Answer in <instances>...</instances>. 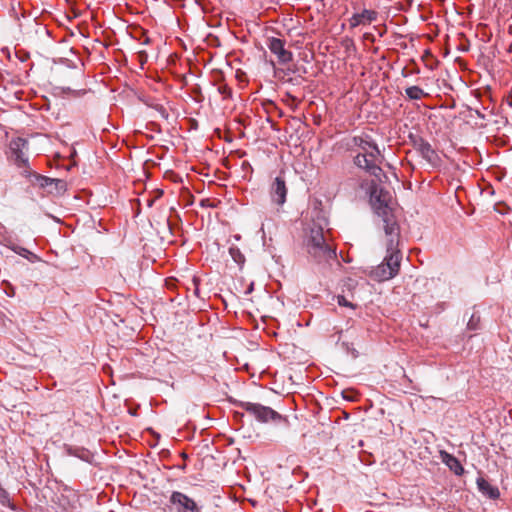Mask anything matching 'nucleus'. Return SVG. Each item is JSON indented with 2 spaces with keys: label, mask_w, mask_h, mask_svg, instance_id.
I'll list each match as a JSON object with an SVG mask.
<instances>
[{
  "label": "nucleus",
  "mask_w": 512,
  "mask_h": 512,
  "mask_svg": "<svg viewBox=\"0 0 512 512\" xmlns=\"http://www.w3.org/2000/svg\"><path fill=\"white\" fill-rule=\"evenodd\" d=\"M369 201L374 213L381 219L386 237V255L374 268L372 276L378 282L394 278L400 270L402 253L399 249L400 226L390 207L391 195L375 180L369 184Z\"/></svg>",
  "instance_id": "nucleus-1"
},
{
  "label": "nucleus",
  "mask_w": 512,
  "mask_h": 512,
  "mask_svg": "<svg viewBox=\"0 0 512 512\" xmlns=\"http://www.w3.org/2000/svg\"><path fill=\"white\" fill-rule=\"evenodd\" d=\"M307 253L318 264L329 263L337 258L336 249L325 239L323 228L313 223L305 241Z\"/></svg>",
  "instance_id": "nucleus-2"
},
{
  "label": "nucleus",
  "mask_w": 512,
  "mask_h": 512,
  "mask_svg": "<svg viewBox=\"0 0 512 512\" xmlns=\"http://www.w3.org/2000/svg\"><path fill=\"white\" fill-rule=\"evenodd\" d=\"M238 407L254 416L259 422L266 423L269 420L277 422L283 419V416L271 407L264 406L259 403L240 401Z\"/></svg>",
  "instance_id": "nucleus-3"
},
{
  "label": "nucleus",
  "mask_w": 512,
  "mask_h": 512,
  "mask_svg": "<svg viewBox=\"0 0 512 512\" xmlns=\"http://www.w3.org/2000/svg\"><path fill=\"white\" fill-rule=\"evenodd\" d=\"M28 149V141L17 137L10 141L8 158L19 168L28 167V157L25 150Z\"/></svg>",
  "instance_id": "nucleus-4"
},
{
  "label": "nucleus",
  "mask_w": 512,
  "mask_h": 512,
  "mask_svg": "<svg viewBox=\"0 0 512 512\" xmlns=\"http://www.w3.org/2000/svg\"><path fill=\"white\" fill-rule=\"evenodd\" d=\"M169 502L176 507L178 512H201V508L192 498L179 491L171 493Z\"/></svg>",
  "instance_id": "nucleus-5"
},
{
  "label": "nucleus",
  "mask_w": 512,
  "mask_h": 512,
  "mask_svg": "<svg viewBox=\"0 0 512 512\" xmlns=\"http://www.w3.org/2000/svg\"><path fill=\"white\" fill-rule=\"evenodd\" d=\"M269 50L275 54L279 63L286 64L292 61L293 54L291 51L285 49V40L276 37H270L267 40Z\"/></svg>",
  "instance_id": "nucleus-6"
},
{
  "label": "nucleus",
  "mask_w": 512,
  "mask_h": 512,
  "mask_svg": "<svg viewBox=\"0 0 512 512\" xmlns=\"http://www.w3.org/2000/svg\"><path fill=\"white\" fill-rule=\"evenodd\" d=\"M287 193L288 189L284 178L277 176L270 185L271 201L278 206H282L286 202Z\"/></svg>",
  "instance_id": "nucleus-7"
},
{
  "label": "nucleus",
  "mask_w": 512,
  "mask_h": 512,
  "mask_svg": "<svg viewBox=\"0 0 512 512\" xmlns=\"http://www.w3.org/2000/svg\"><path fill=\"white\" fill-rule=\"evenodd\" d=\"M415 150L432 166L437 167L440 165L441 159L431 144L426 139H418L415 143Z\"/></svg>",
  "instance_id": "nucleus-8"
},
{
  "label": "nucleus",
  "mask_w": 512,
  "mask_h": 512,
  "mask_svg": "<svg viewBox=\"0 0 512 512\" xmlns=\"http://www.w3.org/2000/svg\"><path fill=\"white\" fill-rule=\"evenodd\" d=\"M440 458L442 462L456 475L462 476L465 473V469L460 461L452 454L447 451H440Z\"/></svg>",
  "instance_id": "nucleus-9"
},
{
  "label": "nucleus",
  "mask_w": 512,
  "mask_h": 512,
  "mask_svg": "<svg viewBox=\"0 0 512 512\" xmlns=\"http://www.w3.org/2000/svg\"><path fill=\"white\" fill-rule=\"evenodd\" d=\"M476 485L479 492L485 497L496 500L500 498V491L498 487L491 485L486 479L483 477H478L476 479Z\"/></svg>",
  "instance_id": "nucleus-10"
},
{
  "label": "nucleus",
  "mask_w": 512,
  "mask_h": 512,
  "mask_svg": "<svg viewBox=\"0 0 512 512\" xmlns=\"http://www.w3.org/2000/svg\"><path fill=\"white\" fill-rule=\"evenodd\" d=\"M378 13L374 10L364 9L361 13H354L349 19L351 28H355L365 22L371 23L377 20Z\"/></svg>",
  "instance_id": "nucleus-11"
},
{
  "label": "nucleus",
  "mask_w": 512,
  "mask_h": 512,
  "mask_svg": "<svg viewBox=\"0 0 512 512\" xmlns=\"http://www.w3.org/2000/svg\"><path fill=\"white\" fill-rule=\"evenodd\" d=\"M64 450L67 453V455L77 457L88 463H90L93 459V454L84 447L65 444Z\"/></svg>",
  "instance_id": "nucleus-12"
},
{
  "label": "nucleus",
  "mask_w": 512,
  "mask_h": 512,
  "mask_svg": "<svg viewBox=\"0 0 512 512\" xmlns=\"http://www.w3.org/2000/svg\"><path fill=\"white\" fill-rule=\"evenodd\" d=\"M373 140H371L368 136H354L352 138V143L354 146L358 147L361 152L360 153H368V150L371 148L373 144Z\"/></svg>",
  "instance_id": "nucleus-13"
},
{
  "label": "nucleus",
  "mask_w": 512,
  "mask_h": 512,
  "mask_svg": "<svg viewBox=\"0 0 512 512\" xmlns=\"http://www.w3.org/2000/svg\"><path fill=\"white\" fill-rule=\"evenodd\" d=\"M33 183L37 184L40 188H48L50 189L53 185L54 178H50L48 176H44L38 173H33Z\"/></svg>",
  "instance_id": "nucleus-14"
},
{
  "label": "nucleus",
  "mask_w": 512,
  "mask_h": 512,
  "mask_svg": "<svg viewBox=\"0 0 512 512\" xmlns=\"http://www.w3.org/2000/svg\"><path fill=\"white\" fill-rule=\"evenodd\" d=\"M405 93L407 97L411 100H419L423 96L427 95V93H425L424 90L419 86H410L406 88Z\"/></svg>",
  "instance_id": "nucleus-15"
},
{
  "label": "nucleus",
  "mask_w": 512,
  "mask_h": 512,
  "mask_svg": "<svg viewBox=\"0 0 512 512\" xmlns=\"http://www.w3.org/2000/svg\"><path fill=\"white\" fill-rule=\"evenodd\" d=\"M381 163L382 162H378L376 164H373L372 167H370V169L367 171V173H369L371 176H373L375 179V181H379V182H382L383 181V178H387L386 174L384 173V171L382 170L381 168Z\"/></svg>",
  "instance_id": "nucleus-16"
},
{
  "label": "nucleus",
  "mask_w": 512,
  "mask_h": 512,
  "mask_svg": "<svg viewBox=\"0 0 512 512\" xmlns=\"http://www.w3.org/2000/svg\"><path fill=\"white\" fill-rule=\"evenodd\" d=\"M229 254L231 258L237 263L239 266H242L245 262V256L242 254L240 249L237 246H231L229 248Z\"/></svg>",
  "instance_id": "nucleus-17"
},
{
  "label": "nucleus",
  "mask_w": 512,
  "mask_h": 512,
  "mask_svg": "<svg viewBox=\"0 0 512 512\" xmlns=\"http://www.w3.org/2000/svg\"><path fill=\"white\" fill-rule=\"evenodd\" d=\"M67 183L65 180L54 178L53 185L48 189L49 193L62 194L66 191Z\"/></svg>",
  "instance_id": "nucleus-18"
},
{
  "label": "nucleus",
  "mask_w": 512,
  "mask_h": 512,
  "mask_svg": "<svg viewBox=\"0 0 512 512\" xmlns=\"http://www.w3.org/2000/svg\"><path fill=\"white\" fill-rule=\"evenodd\" d=\"M366 155H368V157H371L372 160L374 159L377 162H382L384 159L378 145L375 142H373L371 148L368 150V153H366Z\"/></svg>",
  "instance_id": "nucleus-19"
},
{
  "label": "nucleus",
  "mask_w": 512,
  "mask_h": 512,
  "mask_svg": "<svg viewBox=\"0 0 512 512\" xmlns=\"http://www.w3.org/2000/svg\"><path fill=\"white\" fill-rule=\"evenodd\" d=\"M59 89L61 90V94H67L73 97H81L87 92L85 89H73L71 87H59Z\"/></svg>",
  "instance_id": "nucleus-20"
},
{
  "label": "nucleus",
  "mask_w": 512,
  "mask_h": 512,
  "mask_svg": "<svg viewBox=\"0 0 512 512\" xmlns=\"http://www.w3.org/2000/svg\"><path fill=\"white\" fill-rule=\"evenodd\" d=\"M13 251L16 252L17 254L27 258L29 261H33L34 259L37 258V256L34 253H32L28 249L20 247V246L13 247Z\"/></svg>",
  "instance_id": "nucleus-21"
},
{
  "label": "nucleus",
  "mask_w": 512,
  "mask_h": 512,
  "mask_svg": "<svg viewBox=\"0 0 512 512\" xmlns=\"http://www.w3.org/2000/svg\"><path fill=\"white\" fill-rule=\"evenodd\" d=\"M366 157H368V155H366V153H358L353 158L354 165L360 169H363L364 163H366Z\"/></svg>",
  "instance_id": "nucleus-22"
},
{
  "label": "nucleus",
  "mask_w": 512,
  "mask_h": 512,
  "mask_svg": "<svg viewBox=\"0 0 512 512\" xmlns=\"http://www.w3.org/2000/svg\"><path fill=\"white\" fill-rule=\"evenodd\" d=\"M149 106L155 109L163 119H168L169 113L162 104H149Z\"/></svg>",
  "instance_id": "nucleus-23"
},
{
  "label": "nucleus",
  "mask_w": 512,
  "mask_h": 512,
  "mask_svg": "<svg viewBox=\"0 0 512 512\" xmlns=\"http://www.w3.org/2000/svg\"><path fill=\"white\" fill-rule=\"evenodd\" d=\"M480 317L476 314H472L470 317L467 327L470 330H477L479 328Z\"/></svg>",
  "instance_id": "nucleus-24"
},
{
  "label": "nucleus",
  "mask_w": 512,
  "mask_h": 512,
  "mask_svg": "<svg viewBox=\"0 0 512 512\" xmlns=\"http://www.w3.org/2000/svg\"><path fill=\"white\" fill-rule=\"evenodd\" d=\"M218 92L223 96L224 99L231 98L232 97V90L231 88L226 85L222 84L218 87Z\"/></svg>",
  "instance_id": "nucleus-25"
},
{
  "label": "nucleus",
  "mask_w": 512,
  "mask_h": 512,
  "mask_svg": "<svg viewBox=\"0 0 512 512\" xmlns=\"http://www.w3.org/2000/svg\"><path fill=\"white\" fill-rule=\"evenodd\" d=\"M338 304L340 306L354 308V305L351 302H349L344 296L338 297Z\"/></svg>",
  "instance_id": "nucleus-26"
},
{
  "label": "nucleus",
  "mask_w": 512,
  "mask_h": 512,
  "mask_svg": "<svg viewBox=\"0 0 512 512\" xmlns=\"http://www.w3.org/2000/svg\"><path fill=\"white\" fill-rule=\"evenodd\" d=\"M9 501L8 493L0 487V503L5 505Z\"/></svg>",
  "instance_id": "nucleus-27"
},
{
  "label": "nucleus",
  "mask_w": 512,
  "mask_h": 512,
  "mask_svg": "<svg viewBox=\"0 0 512 512\" xmlns=\"http://www.w3.org/2000/svg\"><path fill=\"white\" fill-rule=\"evenodd\" d=\"M376 163H378V162L375 161L374 159L372 160L371 157H366V163H364L363 170H365L367 172L370 169V167H372L373 164H376Z\"/></svg>",
  "instance_id": "nucleus-28"
},
{
  "label": "nucleus",
  "mask_w": 512,
  "mask_h": 512,
  "mask_svg": "<svg viewBox=\"0 0 512 512\" xmlns=\"http://www.w3.org/2000/svg\"><path fill=\"white\" fill-rule=\"evenodd\" d=\"M297 70L295 68L288 67L287 69H279L275 71V74L278 75L280 73H283L284 75L295 73Z\"/></svg>",
  "instance_id": "nucleus-29"
},
{
  "label": "nucleus",
  "mask_w": 512,
  "mask_h": 512,
  "mask_svg": "<svg viewBox=\"0 0 512 512\" xmlns=\"http://www.w3.org/2000/svg\"><path fill=\"white\" fill-rule=\"evenodd\" d=\"M193 285H194V294L196 296H199V284H200V280L197 278V277H193Z\"/></svg>",
  "instance_id": "nucleus-30"
},
{
  "label": "nucleus",
  "mask_w": 512,
  "mask_h": 512,
  "mask_svg": "<svg viewBox=\"0 0 512 512\" xmlns=\"http://www.w3.org/2000/svg\"><path fill=\"white\" fill-rule=\"evenodd\" d=\"M408 138H409V140H410V142H411L413 147H415V143L417 142L418 139H423V137L415 135V134H412V133L409 134Z\"/></svg>",
  "instance_id": "nucleus-31"
},
{
  "label": "nucleus",
  "mask_w": 512,
  "mask_h": 512,
  "mask_svg": "<svg viewBox=\"0 0 512 512\" xmlns=\"http://www.w3.org/2000/svg\"><path fill=\"white\" fill-rule=\"evenodd\" d=\"M139 57H140V59H141L142 63H143L144 61H146V59H147V54H146V52H145V51H140V52H139Z\"/></svg>",
  "instance_id": "nucleus-32"
},
{
  "label": "nucleus",
  "mask_w": 512,
  "mask_h": 512,
  "mask_svg": "<svg viewBox=\"0 0 512 512\" xmlns=\"http://www.w3.org/2000/svg\"><path fill=\"white\" fill-rule=\"evenodd\" d=\"M287 82H289L291 84H298L299 83V79L298 78H289L287 80Z\"/></svg>",
  "instance_id": "nucleus-33"
},
{
  "label": "nucleus",
  "mask_w": 512,
  "mask_h": 512,
  "mask_svg": "<svg viewBox=\"0 0 512 512\" xmlns=\"http://www.w3.org/2000/svg\"><path fill=\"white\" fill-rule=\"evenodd\" d=\"M347 393H348V392H346V391H345V392H343V397H344L345 399L349 400V401H353V400H354V399H353V397H351L350 395H347Z\"/></svg>",
  "instance_id": "nucleus-34"
},
{
  "label": "nucleus",
  "mask_w": 512,
  "mask_h": 512,
  "mask_svg": "<svg viewBox=\"0 0 512 512\" xmlns=\"http://www.w3.org/2000/svg\"><path fill=\"white\" fill-rule=\"evenodd\" d=\"M172 281H173L172 279H169V280H167V281H166V285H167V287H168V288H170V283H171Z\"/></svg>",
  "instance_id": "nucleus-35"
},
{
  "label": "nucleus",
  "mask_w": 512,
  "mask_h": 512,
  "mask_svg": "<svg viewBox=\"0 0 512 512\" xmlns=\"http://www.w3.org/2000/svg\"><path fill=\"white\" fill-rule=\"evenodd\" d=\"M242 166H243V167H247V166H248V167H250V164H249L248 162H243V163H242Z\"/></svg>",
  "instance_id": "nucleus-36"
},
{
  "label": "nucleus",
  "mask_w": 512,
  "mask_h": 512,
  "mask_svg": "<svg viewBox=\"0 0 512 512\" xmlns=\"http://www.w3.org/2000/svg\"><path fill=\"white\" fill-rule=\"evenodd\" d=\"M77 75H78V77H79V78H83V73H82V72H80V71H79V72L77 73Z\"/></svg>",
  "instance_id": "nucleus-37"
},
{
  "label": "nucleus",
  "mask_w": 512,
  "mask_h": 512,
  "mask_svg": "<svg viewBox=\"0 0 512 512\" xmlns=\"http://www.w3.org/2000/svg\"><path fill=\"white\" fill-rule=\"evenodd\" d=\"M149 41H150V39H149V38H146V39H145V41L143 42V44H148V43H149Z\"/></svg>",
  "instance_id": "nucleus-38"
},
{
  "label": "nucleus",
  "mask_w": 512,
  "mask_h": 512,
  "mask_svg": "<svg viewBox=\"0 0 512 512\" xmlns=\"http://www.w3.org/2000/svg\"><path fill=\"white\" fill-rule=\"evenodd\" d=\"M253 290V284L250 285L248 292H251Z\"/></svg>",
  "instance_id": "nucleus-39"
},
{
  "label": "nucleus",
  "mask_w": 512,
  "mask_h": 512,
  "mask_svg": "<svg viewBox=\"0 0 512 512\" xmlns=\"http://www.w3.org/2000/svg\"><path fill=\"white\" fill-rule=\"evenodd\" d=\"M353 356L357 357V352L355 350L353 351Z\"/></svg>",
  "instance_id": "nucleus-40"
},
{
  "label": "nucleus",
  "mask_w": 512,
  "mask_h": 512,
  "mask_svg": "<svg viewBox=\"0 0 512 512\" xmlns=\"http://www.w3.org/2000/svg\"><path fill=\"white\" fill-rule=\"evenodd\" d=\"M152 202H153V201H151V200H150V201L148 202V205H149V206H152Z\"/></svg>",
  "instance_id": "nucleus-41"
}]
</instances>
